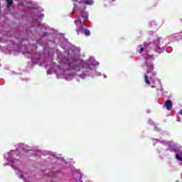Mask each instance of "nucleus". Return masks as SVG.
Listing matches in <instances>:
<instances>
[{
	"instance_id": "1",
	"label": "nucleus",
	"mask_w": 182,
	"mask_h": 182,
	"mask_svg": "<svg viewBox=\"0 0 182 182\" xmlns=\"http://www.w3.org/2000/svg\"><path fill=\"white\" fill-rule=\"evenodd\" d=\"M85 8L78 11L79 17L75 21V25H77V35H85L86 36H90V31L83 28L85 25V20L89 18L87 13L85 11Z\"/></svg>"
},
{
	"instance_id": "2",
	"label": "nucleus",
	"mask_w": 182,
	"mask_h": 182,
	"mask_svg": "<svg viewBox=\"0 0 182 182\" xmlns=\"http://www.w3.org/2000/svg\"><path fill=\"white\" fill-rule=\"evenodd\" d=\"M149 58H146V65L148 68V71L147 73H149V72H151V70H153V59H151V56H148Z\"/></svg>"
},
{
	"instance_id": "3",
	"label": "nucleus",
	"mask_w": 182,
	"mask_h": 182,
	"mask_svg": "<svg viewBox=\"0 0 182 182\" xmlns=\"http://www.w3.org/2000/svg\"><path fill=\"white\" fill-rule=\"evenodd\" d=\"M165 106L167 110H170L171 109L173 108V103L171 102V100H166L165 102Z\"/></svg>"
},
{
	"instance_id": "4",
	"label": "nucleus",
	"mask_w": 182,
	"mask_h": 182,
	"mask_svg": "<svg viewBox=\"0 0 182 182\" xmlns=\"http://www.w3.org/2000/svg\"><path fill=\"white\" fill-rule=\"evenodd\" d=\"M144 80H145V83H146V85H149V86H151V85H154V80H149V77H147V75H144Z\"/></svg>"
},
{
	"instance_id": "5",
	"label": "nucleus",
	"mask_w": 182,
	"mask_h": 182,
	"mask_svg": "<svg viewBox=\"0 0 182 182\" xmlns=\"http://www.w3.org/2000/svg\"><path fill=\"white\" fill-rule=\"evenodd\" d=\"M166 48L164 47L160 48L159 46H156V52H158V53H161L164 50H165Z\"/></svg>"
},
{
	"instance_id": "6",
	"label": "nucleus",
	"mask_w": 182,
	"mask_h": 182,
	"mask_svg": "<svg viewBox=\"0 0 182 182\" xmlns=\"http://www.w3.org/2000/svg\"><path fill=\"white\" fill-rule=\"evenodd\" d=\"M90 65H92L93 66H97L99 65V63L95 60V58H91V61Z\"/></svg>"
},
{
	"instance_id": "7",
	"label": "nucleus",
	"mask_w": 182,
	"mask_h": 182,
	"mask_svg": "<svg viewBox=\"0 0 182 182\" xmlns=\"http://www.w3.org/2000/svg\"><path fill=\"white\" fill-rule=\"evenodd\" d=\"M144 50H147V46H144V47H141L139 49V53L144 52Z\"/></svg>"
},
{
	"instance_id": "8",
	"label": "nucleus",
	"mask_w": 182,
	"mask_h": 182,
	"mask_svg": "<svg viewBox=\"0 0 182 182\" xmlns=\"http://www.w3.org/2000/svg\"><path fill=\"white\" fill-rule=\"evenodd\" d=\"M14 2V0H7V8H11V6L12 5Z\"/></svg>"
},
{
	"instance_id": "9",
	"label": "nucleus",
	"mask_w": 182,
	"mask_h": 182,
	"mask_svg": "<svg viewBox=\"0 0 182 182\" xmlns=\"http://www.w3.org/2000/svg\"><path fill=\"white\" fill-rule=\"evenodd\" d=\"M85 5H93V0H87L85 1Z\"/></svg>"
},
{
	"instance_id": "10",
	"label": "nucleus",
	"mask_w": 182,
	"mask_h": 182,
	"mask_svg": "<svg viewBox=\"0 0 182 182\" xmlns=\"http://www.w3.org/2000/svg\"><path fill=\"white\" fill-rule=\"evenodd\" d=\"M16 174H20L21 176V177H23L22 176V172H21V171H19V169L16 168Z\"/></svg>"
},
{
	"instance_id": "11",
	"label": "nucleus",
	"mask_w": 182,
	"mask_h": 182,
	"mask_svg": "<svg viewBox=\"0 0 182 182\" xmlns=\"http://www.w3.org/2000/svg\"><path fill=\"white\" fill-rule=\"evenodd\" d=\"M86 1H87V0H80V2L82 4H86Z\"/></svg>"
},
{
	"instance_id": "12",
	"label": "nucleus",
	"mask_w": 182,
	"mask_h": 182,
	"mask_svg": "<svg viewBox=\"0 0 182 182\" xmlns=\"http://www.w3.org/2000/svg\"><path fill=\"white\" fill-rule=\"evenodd\" d=\"M75 9H76V4H74V8H73V12H75Z\"/></svg>"
},
{
	"instance_id": "13",
	"label": "nucleus",
	"mask_w": 182,
	"mask_h": 182,
	"mask_svg": "<svg viewBox=\"0 0 182 182\" xmlns=\"http://www.w3.org/2000/svg\"><path fill=\"white\" fill-rule=\"evenodd\" d=\"M74 68L75 69V70H79V67L77 66H75Z\"/></svg>"
},
{
	"instance_id": "14",
	"label": "nucleus",
	"mask_w": 182,
	"mask_h": 182,
	"mask_svg": "<svg viewBox=\"0 0 182 182\" xmlns=\"http://www.w3.org/2000/svg\"><path fill=\"white\" fill-rule=\"evenodd\" d=\"M177 122H181V119L178 118V119H177Z\"/></svg>"
},
{
	"instance_id": "15",
	"label": "nucleus",
	"mask_w": 182,
	"mask_h": 182,
	"mask_svg": "<svg viewBox=\"0 0 182 182\" xmlns=\"http://www.w3.org/2000/svg\"><path fill=\"white\" fill-rule=\"evenodd\" d=\"M155 130H159V128H157V127L155 126Z\"/></svg>"
},
{
	"instance_id": "16",
	"label": "nucleus",
	"mask_w": 182,
	"mask_h": 182,
	"mask_svg": "<svg viewBox=\"0 0 182 182\" xmlns=\"http://www.w3.org/2000/svg\"><path fill=\"white\" fill-rule=\"evenodd\" d=\"M13 163H15L16 161H18V160L11 161Z\"/></svg>"
},
{
	"instance_id": "17",
	"label": "nucleus",
	"mask_w": 182,
	"mask_h": 182,
	"mask_svg": "<svg viewBox=\"0 0 182 182\" xmlns=\"http://www.w3.org/2000/svg\"><path fill=\"white\" fill-rule=\"evenodd\" d=\"M180 114H182V109L180 111Z\"/></svg>"
},
{
	"instance_id": "18",
	"label": "nucleus",
	"mask_w": 182,
	"mask_h": 182,
	"mask_svg": "<svg viewBox=\"0 0 182 182\" xmlns=\"http://www.w3.org/2000/svg\"><path fill=\"white\" fill-rule=\"evenodd\" d=\"M9 160H12V158H11V157H9Z\"/></svg>"
},
{
	"instance_id": "19",
	"label": "nucleus",
	"mask_w": 182,
	"mask_h": 182,
	"mask_svg": "<svg viewBox=\"0 0 182 182\" xmlns=\"http://www.w3.org/2000/svg\"><path fill=\"white\" fill-rule=\"evenodd\" d=\"M89 72H90V73H91V72H92V70H90H90H89Z\"/></svg>"
},
{
	"instance_id": "20",
	"label": "nucleus",
	"mask_w": 182,
	"mask_h": 182,
	"mask_svg": "<svg viewBox=\"0 0 182 182\" xmlns=\"http://www.w3.org/2000/svg\"><path fill=\"white\" fill-rule=\"evenodd\" d=\"M4 166H8V164H4Z\"/></svg>"
},
{
	"instance_id": "21",
	"label": "nucleus",
	"mask_w": 182,
	"mask_h": 182,
	"mask_svg": "<svg viewBox=\"0 0 182 182\" xmlns=\"http://www.w3.org/2000/svg\"><path fill=\"white\" fill-rule=\"evenodd\" d=\"M88 76H90V74H87Z\"/></svg>"
},
{
	"instance_id": "22",
	"label": "nucleus",
	"mask_w": 182,
	"mask_h": 182,
	"mask_svg": "<svg viewBox=\"0 0 182 182\" xmlns=\"http://www.w3.org/2000/svg\"><path fill=\"white\" fill-rule=\"evenodd\" d=\"M48 154H50V152H48Z\"/></svg>"
},
{
	"instance_id": "23",
	"label": "nucleus",
	"mask_w": 182,
	"mask_h": 182,
	"mask_svg": "<svg viewBox=\"0 0 182 182\" xmlns=\"http://www.w3.org/2000/svg\"><path fill=\"white\" fill-rule=\"evenodd\" d=\"M13 157H15V155H13Z\"/></svg>"
},
{
	"instance_id": "24",
	"label": "nucleus",
	"mask_w": 182,
	"mask_h": 182,
	"mask_svg": "<svg viewBox=\"0 0 182 182\" xmlns=\"http://www.w3.org/2000/svg\"><path fill=\"white\" fill-rule=\"evenodd\" d=\"M79 182H82V181H80Z\"/></svg>"
},
{
	"instance_id": "25",
	"label": "nucleus",
	"mask_w": 182,
	"mask_h": 182,
	"mask_svg": "<svg viewBox=\"0 0 182 182\" xmlns=\"http://www.w3.org/2000/svg\"><path fill=\"white\" fill-rule=\"evenodd\" d=\"M97 75H99V74H97Z\"/></svg>"
}]
</instances>
